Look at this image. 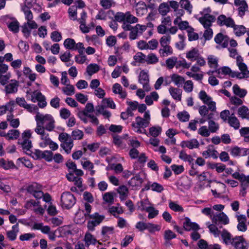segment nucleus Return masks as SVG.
<instances>
[{
  "label": "nucleus",
  "instance_id": "1",
  "mask_svg": "<svg viewBox=\"0 0 249 249\" xmlns=\"http://www.w3.org/2000/svg\"><path fill=\"white\" fill-rule=\"evenodd\" d=\"M35 120L36 122V127L35 131L36 133H43L46 130L48 131H52L55 128V120L51 114H42L37 112L35 116Z\"/></svg>",
  "mask_w": 249,
  "mask_h": 249
},
{
  "label": "nucleus",
  "instance_id": "2",
  "mask_svg": "<svg viewBox=\"0 0 249 249\" xmlns=\"http://www.w3.org/2000/svg\"><path fill=\"white\" fill-rule=\"evenodd\" d=\"M212 224L209 222L207 223L208 227L211 233L213 234L214 237L219 236L220 231L218 229L222 228L221 225H227L229 223V219L227 215L223 212L216 213L211 216Z\"/></svg>",
  "mask_w": 249,
  "mask_h": 249
},
{
  "label": "nucleus",
  "instance_id": "3",
  "mask_svg": "<svg viewBox=\"0 0 249 249\" xmlns=\"http://www.w3.org/2000/svg\"><path fill=\"white\" fill-rule=\"evenodd\" d=\"M150 119L149 111H145L143 118L139 116L136 117L135 121L132 124L134 131L139 134H146L145 128L149 126Z\"/></svg>",
  "mask_w": 249,
  "mask_h": 249
},
{
  "label": "nucleus",
  "instance_id": "4",
  "mask_svg": "<svg viewBox=\"0 0 249 249\" xmlns=\"http://www.w3.org/2000/svg\"><path fill=\"white\" fill-rule=\"evenodd\" d=\"M58 139L61 142L60 146L67 154H70L73 146V140L71 135L66 132H62L59 135Z\"/></svg>",
  "mask_w": 249,
  "mask_h": 249
},
{
  "label": "nucleus",
  "instance_id": "5",
  "mask_svg": "<svg viewBox=\"0 0 249 249\" xmlns=\"http://www.w3.org/2000/svg\"><path fill=\"white\" fill-rule=\"evenodd\" d=\"M76 203L75 196L70 192H64L61 196V205L63 208L70 209Z\"/></svg>",
  "mask_w": 249,
  "mask_h": 249
},
{
  "label": "nucleus",
  "instance_id": "6",
  "mask_svg": "<svg viewBox=\"0 0 249 249\" xmlns=\"http://www.w3.org/2000/svg\"><path fill=\"white\" fill-rule=\"evenodd\" d=\"M26 190L28 193L32 195L37 199L41 198L43 196L42 186L36 182H33L29 185Z\"/></svg>",
  "mask_w": 249,
  "mask_h": 249
},
{
  "label": "nucleus",
  "instance_id": "7",
  "mask_svg": "<svg viewBox=\"0 0 249 249\" xmlns=\"http://www.w3.org/2000/svg\"><path fill=\"white\" fill-rule=\"evenodd\" d=\"M89 217L92 219L91 220L89 221L87 223L88 230L90 231H94L95 227L99 225L105 219L104 215H100L98 213L89 215Z\"/></svg>",
  "mask_w": 249,
  "mask_h": 249
},
{
  "label": "nucleus",
  "instance_id": "8",
  "mask_svg": "<svg viewBox=\"0 0 249 249\" xmlns=\"http://www.w3.org/2000/svg\"><path fill=\"white\" fill-rule=\"evenodd\" d=\"M139 82L142 85L144 90L146 91L150 90L151 88L149 84V79L147 72L142 70L139 76Z\"/></svg>",
  "mask_w": 249,
  "mask_h": 249
},
{
  "label": "nucleus",
  "instance_id": "9",
  "mask_svg": "<svg viewBox=\"0 0 249 249\" xmlns=\"http://www.w3.org/2000/svg\"><path fill=\"white\" fill-rule=\"evenodd\" d=\"M217 24L220 26H226L227 27H231L234 25V21L231 17H227L224 15H221L217 19Z\"/></svg>",
  "mask_w": 249,
  "mask_h": 249
},
{
  "label": "nucleus",
  "instance_id": "10",
  "mask_svg": "<svg viewBox=\"0 0 249 249\" xmlns=\"http://www.w3.org/2000/svg\"><path fill=\"white\" fill-rule=\"evenodd\" d=\"M141 207H139L141 211L145 210L148 213V218L149 219H152L157 216L159 214V211L156 210L152 206L146 207L145 205L146 202L144 201H141Z\"/></svg>",
  "mask_w": 249,
  "mask_h": 249
},
{
  "label": "nucleus",
  "instance_id": "11",
  "mask_svg": "<svg viewBox=\"0 0 249 249\" xmlns=\"http://www.w3.org/2000/svg\"><path fill=\"white\" fill-rule=\"evenodd\" d=\"M234 3L238 6V15L242 18L245 14V12L248 10V5L245 0H234Z\"/></svg>",
  "mask_w": 249,
  "mask_h": 249
},
{
  "label": "nucleus",
  "instance_id": "12",
  "mask_svg": "<svg viewBox=\"0 0 249 249\" xmlns=\"http://www.w3.org/2000/svg\"><path fill=\"white\" fill-rule=\"evenodd\" d=\"M229 38L226 35L220 33L217 34L215 37L214 41L216 44L221 45L222 48L227 47L229 44Z\"/></svg>",
  "mask_w": 249,
  "mask_h": 249
},
{
  "label": "nucleus",
  "instance_id": "13",
  "mask_svg": "<svg viewBox=\"0 0 249 249\" xmlns=\"http://www.w3.org/2000/svg\"><path fill=\"white\" fill-rule=\"evenodd\" d=\"M183 228L186 231L192 230L198 231L200 229L199 226L195 222H192L188 217L185 218V221L183 222Z\"/></svg>",
  "mask_w": 249,
  "mask_h": 249
},
{
  "label": "nucleus",
  "instance_id": "14",
  "mask_svg": "<svg viewBox=\"0 0 249 249\" xmlns=\"http://www.w3.org/2000/svg\"><path fill=\"white\" fill-rule=\"evenodd\" d=\"M232 241L233 243L232 246L236 249H247L246 241L242 236H235Z\"/></svg>",
  "mask_w": 249,
  "mask_h": 249
},
{
  "label": "nucleus",
  "instance_id": "15",
  "mask_svg": "<svg viewBox=\"0 0 249 249\" xmlns=\"http://www.w3.org/2000/svg\"><path fill=\"white\" fill-rule=\"evenodd\" d=\"M215 20L214 16H202L198 18V21L205 28H210L212 23Z\"/></svg>",
  "mask_w": 249,
  "mask_h": 249
},
{
  "label": "nucleus",
  "instance_id": "16",
  "mask_svg": "<svg viewBox=\"0 0 249 249\" xmlns=\"http://www.w3.org/2000/svg\"><path fill=\"white\" fill-rule=\"evenodd\" d=\"M220 234H221V238L223 240V242L226 245H232L234 240V237H232L231 234L226 229H223L221 231H220Z\"/></svg>",
  "mask_w": 249,
  "mask_h": 249
},
{
  "label": "nucleus",
  "instance_id": "17",
  "mask_svg": "<svg viewBox=\"0 0 249 249\" xmlns=\"http://www.w3.org/2000/svg\"><path fill=\"white\" fill-rule=\"evenodd\" d=\"M18 86V81L11 80L10 82L5 87V91L6 94L15 93L17 92Z\"/></svg>",
  "mask_w": 249,
  "mask_h": 249
},
{
  "label": "nucleus",
  "instance_id": "18",
  "mask_svg": "<svg viewBox=\"0 0 249 249\" xmlns=\"http://www.w3.org/2000/svg\"><path fill=\"white\" fill-rule=\"evenodd\" d=\"M19 229L18 227V223H17L12 227V230L6 231V236L10 241H14L16 240L17 234L19 232Z\"/></svg>",
  "mask_w": 249,
  "mask_h": 249
},
{
  "label": "nucleus",
  "instance_id": "19",
  "mask_svg": "<svg viewBox=\"0 0 249 249\" xmlns=\"http://www.w3.org/2000/svg\"><path fill=\"white\" fill-rule=\"evenodd\" d=\"M182 147H187L190 149L198 148L199 145L198 141L196 139H193L189 141H182L180 144Z\"/></svg>",
  "mask_w": 249,
  "mask_h": 249
},
{
  "label": "nucleus",
  "instance_id": "20",
  "mask_svg": "<svg viewBox=\"0 0 249 249\" xmlns=\"http://www.w3.org/2000/svg\"><path fill=\"white\" fill-rule=\"evenodd\" d=\"M11 19V22L6 23L7 27L10 31L14 33H17L19 32V23L15 18H12Z\"/></svg>",
  "mask_w": 249,
  "mask_h": 249
},
{
  "label": "nucleus",
  "instance_id": "21",
  "mask_svg": "<svg viewBox=\"0 0 249 249\" xmlns=\"http://www.w3.org/2000/svg\"><path fill=\"white\" fill-rule=\"evenodd\" d=\"M228 124L230 126L233 127L235 129H238L240 127V123L239 120L232 113L228 117Z\"/></svg>",
  "mask_w": 249,
  "mask_h": 249
},
{
  "label": "nucleus",
  "instance_id": "22",
  "mask_svg": "<svg viewBox=\"0 0 249 249\" xmlns=\"http://www.w3.org/2000/svg\"><path fill=\"white\" fill-rule=\"evenodd\" d=\"M169 91L174 99L179 101H181L182 94V90L181 89L170 87Z\"/></svg>",
  "mask_w": 249,
  "mask_h": 249
},
{
  "label": "nucleus",
  "instance_id": "23",
  "mask_svg": "<svg viewBox=\"0 0 249 249\" xmlns=\"http://www.w3.org/2000/svg\"><path fill=\"white\" fill-rule=\"evenodd\" d=\"M200 55L198 49L193 48L186 53V57L192 61H195Z\"/></svg>",
  "mask_w": 249,
  "mask_h": 249
},
{
  "label": "nucleus",
  "instance_id": "24",
  "mask_svg": "<svg viewBox=\"0 0 249 249\" xmlns=\"http://www.w3.org/2000/svg\"><path fill=\"white\" fill-rule=\"evenodd\" d=\"M237 114L242 119L249 120V109L246 106L240 107L238 109Z\"/></svg>",
  "mask_w": 249,
  "mask_h": 249
},
{
  "label": "nucleus",
  "instance_id": "25",
  "mask_svg": "<svg viewBox=\"0 0 249 249\" xmlns=\"http://www.w3.org/2000/svg\"><path fill=\"white\" fill-rule=\"evenodd\" d=\"M143 180L139 174H137L135 176L132 178L128 181V184L133 187L140 186L143 182Z\"/></svg>",
  "mask_w": 249,
  "mask_h": 249
},
{
  "label": "nucleus",
  "instance_id": "26",
  "mask_svg": "<svg viewBox=\"0 0 249 249\" xmlns=\"http://www.w3.org/2000/svg\"><path fill=\"white\" fill-rule=\"evenodd\" d=\"M161 47L162 48L159 50V53L161 56L164 57L173 54V49L169 45L161 46Z\"/></svg>",
  "mask_w": 249,
  "mask_h": 249
},
{
  "label": "nucleus",
  "instance_id": "27",
  "mask_svg": "<svg viewBox=\"0 0 249 249\" xmlns=\"http://www.w3.org/2000/svg\"><path fill=\"white\" fill-rule=\"evenodd\" d=\"M37 134L40 135L41 140L43 141V142L39 143L40 146L46 147L52 141L49 137V134L46 133L45 131H43V133Z\"/></svg>",
  "mask_w": 249,
  "mask_h": 249
},
{
  "label": "nucleus",
  "instance_id": "28",
  "mask_svg": "<svg viewBox=\"0 0 249 249\" xmlns=\"http://www.w3.org/2000/svg\"><path fill=\"white\" fill-rule=\"evenodd\" d=\"M179 158L185 161L188 162L189 164L191 165L192 168H193L194 165L193 163L194 159L191 155L187 154L183 151H181L179 153Z\"/></svg>",
  "mask_w": 249,
  "mask_h": 249
},
{
  "label": "nucleus",
  "instance_id": "29",
  "mask_svg": "<svg viewBox=\"0 0 249 249\" xmlns=\"http://www.w3.org/2000/svg\"><path fill=\"white\" fill-rule=\"evenodd\" d=\"M172 81L175 83V84L178 87H179L182 85L185 82L184 78L177 74H173L171 76Z\"/></svg>",
  "mask_w": 249,
  "mask_h": 249
},
{
  "label": "nucleus",
  "instance_id": "30",
  "mask_svg": "<svg viewBox=\"0 0 249 249\" xmlns=\"http://www.w3.org/2000/svg\"><path fill=\"white\" fill-rule=\"evenodd\" d=\"M158 11L162 16H165L170 11L169 5L166 2L161 3L159 6Z\"/></svg>",
  "mask_w": 249,
  "mask_h": 249
},
{
  "label": "nucleus",
  "instance_id": "31",
  "mask_svg": "<svg viewBox=\"0 0 249 249\" xmlns=\"http://www.w3.org/2000/svg\"><path fill=\"white\" fill-rule=\"evenodd\" d=\"M236 36H240L246 32V28L243 25H235L232 27Z\"/></svg>",
  "mask_w": 249,
  "mask_h": 249
},
{
  "label": "nucleus",
  "instance_id": "32",
  "mask_svg": "<svg viewBox=\"0 0 249 249\" xmlns=\"http://www.w3.org/2000/svg\"><path fill=\"white\" fill-rule=\"evenodd\" d=\"M84 240L85 245L88 247L90 244L95 245L97 242V240L93 237V236L89 232H87L85 235Z\"/></svg>",
  "mask_w": 249,
  "mask_h": 249
},
{
  "label": "nucleus",
  "instance_id": "33",
  "mask_svg": "<svg viewBox=\"0 0 249 249\" xmlns=\"http://www.w3.org/2000/svg\"><path fill=\"white\" fill-rule=\"evenodd\" d=\"M232 89L234 93L241 98L245 96L247 93L246 89H240L238 85L236 84L233 86Z\"/></svg>",
  "mask_w": 249,
  "mask_h": 249
},
{
  "label": "nucleus",
  "instance_id": "34",
  "mask_svg": "<svg viewBox=\"0 0 249 249\" xmlns=\"http://www.w3.org/2000/svg\"><path fill=\"white\" fill-rule=\"evenodd\" d=\"M0 167L5 170H8L10 168H14L15 165L12 161H6L3 159H0Z\"/></svg>",
  "mask_w": 249,
  "mask_h": 249
},
{
  "label": "nucleus",
  "instance_id": "35",
  "mask_svg": "<svg viewBox=\"0 0 249 249\" xmlns=\"http://www.w3.org/2000/svg\"><path fill=\"white\" fill-rule=\"evenodd\" d=\"M18 143H20L23 150L26 151L27 153H30L31 151L30 149L32 148V142L31 140L28 139H24L23 142H18Z\"/></svg>",
  "mask_w": 249,
  "mask_h": 249
},
{
  "label": "nucleus",
  "instance_id": "36",
  "mask_svg": "<svg viewBox=\"0 0 249 249\" xmlns=\"http://www.w3.org/2000/svg\"><path fill=\"white\" fill-rule=\"evenodd\" d=\"M179 4L181 8L186 10L189 14H191L192 6L188 0H180Z\"/></svg>",
  "mask_w": 249,
  "mask_h": 249
},
{
  "label": "nucleus",
  "instance_id": "37",
  "mask_svg": "<svg viewBox=\"0 0 249 249\" xmlns=\"http://www.w3.org/2000/svg\"><path fill=\"white\" fill-rule=\"evenodd\" d=\"M71 136L72 140H80L83 139L84 133L79 129H75L72 131Z\"/></svg>",
  "mask_w": 249,
  "mask_h": 249
},
{
  "label": "nucleus",
  "instance_id": "38",
  "mask_svg": "<svg viewBox=\"0 0 249 249\" xmlns=\"http://www.w3.org/2000/svg\"><path fill=\"white\" fill-rule=\"evenodd\" d=\"M63 44L66 49L74 50L75 41L73 39L68 38L65 40Z\"/></svg>",
  "mask_w": 249,
  "mask_h": 249
},
{
  "label": "nucleus",
  "instance_id": "39",
  "mask_svg": "<svg viewBox=\"0 0 249 249\" xmlns=\"http://www.w3.org/2000/svg\"><path fill=\"white\" fill-rule=\"evenodd\" d=\"M208 63L210 67L213 68L215 70L218 68V59L213 55H209L208 57Z\"/></svg>",
  "mask_w": 249,
  "mask_h": 249
},
{
  "label": "nucleus",
  "instance_id": "40",
  "mask_svg": "<svg viewBox=\"0 0 249 249\" xmlns=\"http://www.w3.org/2000/svg\"><path fill=\"white\" fill-rule=\"evenodd\" d=\"M69 18L71 20H76L77 18V7L71 6L68 9Z\"/></svg>",
  "mask_w": 249,
  "mask_h": 249
},
{
  "label": "nucleus",
  "instance_id": "41",
  "mask_svg": "<svg viewBox=\"0 0 249 249\" xmlns=\"http://www.w3.org/2000/svg\"><path fill=\"white\" fill-rule=\"evenodd\" d=\"M177 63V57L176 56H172L168 58L166 61V65L168 69H172L175 66L176 67Z\"/></svg>",
  "mask_w": 249,
  "mask_h": 249
},
{
  "label": "nucleus",
  "instance_id": "42",
  "mask_svg": "<svg viewBox=\"0 0 249 249\" xmlns=\"http://www.w3.org/2000/svg\"><path fill=\"white\" fill-rule=\"evenodd\" d=\"M169 208L174 212H183L184 209L183 207L177 203L172 201H170L169 202Z\"/></svg>",
  "mask_w": 249,
  "mask_h": 249
},
{
  "label": "nucleus",
  "instance_id": "43",
  "mask_svg": "<svg viewBox=\"0 0 249 249\" xmlns=\"http://www.w3.org/2000/svg\"><path fill=\"white\" fill-rule=\"evenodd\" d=\"M99 70V67L95 64H91L87 67V72L89 75L97 72Z\"/></svg>",
  "mask_w": 249,
  "mask_h": 249
},
{
  "label": "nucleus",
  "instance_id": "44",
  "mask_svg": "<svg viewBox=\"0 0 249 249\" xmlns=\"http://www.w3.org/2000/svg\"><path fill=\"white\" fill-rule=\"evenodd\" d=\"M243 59L241 56L237 57V65L239 67V70L243 72L249 71L248 70L247 65L243 62H242Z\"/></svg>",
  "mask_w": 249,
  "mask_h": 249
},
{
  "label": "nucleus",
  "instance_id": "45",
  "mask_svg": "<svg viewBox=\"0 0 249 249\" xmlns=\"http://www.w3.org/2000/svg\"><path fill=\"white\" fill-rule=\"evenodd\" d=\"M6 135H7V140H16L18 139L19 135V132L18 130H10Z\"/></svg>",
  "mask_w": 249,
  "mask_h": 249
},
{
  "label": "nucleus",
  "instance_id": "46",
  "mask_svg": "<svg viewBox=\"0 0 249 249\" xmlns=\"http://www.w3.org/2000/svg\"><path fill=\"white\" fill-rule=\"evenodd\" d=\"M158 61V57L153 53H149L147 56H146L145 62H146L147 64H156Z\"/></svg>",
  "mask_w": 249,
  "mask_h": 249
},
{
  "label": "nucleus",
  "instance_id": "47",
  "mask_svg": "<svg viewBox=\"0 0 249 249\" xmlns=\"http://www.w3.org/2000/svg\"><path fill=\"white\" fill-rule=\"evenodd\" d=\"M161 229V226L159 225L154 224L151 223H147L146 230L148 231L150 233H154L156 231H160Z\"/></svg>",
  "mask_w": 249,
  "mask_h": 249
},
{
  "label": "nucleus",
  "instance_id": "48",
  "mask_svg": "<svg viewBox=\"0 0 249 249\" xmlns=\"http://www.w3.org/2000/svg\"><path fill=\"white\" fill-rule=\"evenodd\" d=\"M188 39L189 41L196 40L198 38V34L194 32V29L192 27H189L187 29Z\"/></svg>",
  "mask_w": 249,
  "mask_h": 249
},
{
  "label": "nucleus",
  "instance_id": "49",
  "mask_svg": "<svg viewBox=\"0 0 249 249\" xmlns=\"http://www.w3.org/2000/svg\"><path fill=\"white\" fill-rule=\"evenodd\" d=\"M66 87L62 89V91L68 96H71L74 94L75 89L73 86L69 84Z\"/></svg>",
  "mask_w": 249,
  "mask_h": 249
},
{
  "label": "nucleus",
  "instance_id": "50",
  "mask_svg": "<svg viewBox=\"0 0 249 249\" xmlns=\"http://www.w3.org/2000/svg\"><path fill=\"white\" fill-rule=\"evenodd\" d=\"M114 194L113 192L106 193L103 196V199L104 201L109 204H112L114 200Z\"/></svg>",
  "mask_w": 249,
  "mask_h": 249
},
{
  "label": "nucleus",
  "instance_id": "51",
  "mask_svg": "<svg viewBox=\"0 0 249 249\" xmlns=\"http://www.w3.org/2000/svg\"><path fill=\"white\" fill-rule=\"evenodd\" d=\"M29 9L30 8H29V7L26 6H23L22 7V10L24 12L25 18L27 21L32 20L33 18L32 12Z\"/></svg>",
  "mask_w": 249,
  "mask_h": 249
},
{
  "label": "nucleus",
  "instance_id": "52",
  "mask_svg": "<svg viewBox=\"0 0 249 249\" xmlns=\"http://www.w3.org/2000/svg\"><path fill=\"white\" fill-rule=\"evenodd\" d=\"M198 96L204 104H207L212 100V98L208 96L204 90H201L199 93Z\"/></svg>",
  "mask_w": 249,
  "mask_h": 249
},
{
  "label": "nucleus",
  "instance_id": "53",
  "mask_svg": "<svg viewBox=\"0 0 249 249\" xmlns=\"http://www.w3.org/2000/svg\"><path fill=\"white\" fill-rule=\"evenodd\" d=\"M208 125V129L211 133H215L219 129V125L218 124L215 123L213 120L209 121Z\"/></svg>",
  "mask_w": 249,
  "mask_h": 249
},
{
  "label": "nucleus",
  "instance_id": "54",
  "mask_svg": "<svg viewBox=\"0 0 249 249\" xmlns=\"http://www.w3.org/2000/svg\"><path fill=\"white\" fill-rule=\"evenodd\" d=\"M150 134L154 137H156L159 136L161 132V128L160 126H152L149 129Z\"/></svg>",
  "mask_w": 249,
  "mask_h": 249
},
{
  "label": "nucleus",
  "instance_id": "55",
  "mask_svg": "<svg viewBox=\"0 0 249 249\" xmlns=\"http://www.w3.org/2000/svg\"><path fill=\"white\" fill-rule=\"evenodd\" d=\"M239 132L241 136L244 137L245 142H249V127H244L241 128Z\"/></svg>",
  "mask_w": 249,
  "mask_h": 249
},
{
  "label": "nucleus",
  "instance_id": "56",
  "mask_svg": "<svg viewBox=\"0 0 249 249\" xmlns=\"http://www.w3.org/2000/svg\"><path fill=\"white\" fill-rule=\"evenodd\" d=\"M102 104L104 105L105 107H110L112 109H114L116 107V106L110 98H104L102 101Z\"/></svg>",
  "mask_w": 249,
  "mask_h": 249
},
{
  "label": "nucleus",
  "instance_id": "57",
  "mask_svg": "<svg viewBox=\"0 0 249 249\" xmlns=\"http://www.w3.org/2000/svg\"><path fill=\"white\" fill-rule=\"evenodd\" d=\"M125 21L129 23H135L138 21V19L136 17L131 15L130 12L126 13V18Z\"/></svg>",
  "mask_w": 249,
  "mask_h": 249
},
{
  "label": "nucleus",
  "instance_id": "58",
  "mask_svg": "<svg viewBox=\"0 0 249 249\" xmlns=\"http://www.w3.org/2000/svg\"><path fill=\"white\" fill-rule=\"evenodd\" d=\"M215 71L218 74H220L221 73L223 74L227 75L230 74L231 73V70L229 67L224 66L215 70Z\"/></svg>",
  "mask_w": 249,
  "mask_h": 249
},
{
  "label": "nucleus",
  "instance_id": "59",
  "mask_svg": "<svg viewBox=\"0 0 249 249\" xmlns=\"http://www.w3.org/2000/svg\"><path fill=\"white\" fill-rule=\"evenodd\" d=\"M59 112L60 117L64 120L68 119L71 116V111L66 108H61L59 111Z\"/></svg>",
  "mask_w": 249,
  "mask_h": 249
},
{
  "label": "nucleus",
  "instance_id": "60",
  "mask_svg": "<svg viewBox=\"0 0 249 249\" xmlns=\"http://www.w3.org/2000/svg\"><path fill=\"white\" fill-rule=\"evenodd\" d=\"M176 237V234L173 232L171 230H168L164 231V239L167 241H169L172 239Z\"/></svg>",
  "mask_w": 249,
  "mask_h": 249
},
{
  "label": "nucleus",
  "instance_id": "61",
  "mask_svg": "<svg viewBox=\"0 0 249 249\" xmlns=\"http://www.w3.org/2000/svg\"><path fill=\"white\" fill-rule=\"evenodd\" d=\"M32 97V100L33 102H35L36 100L37 101H40L41 100L45 99V96L40 92L39 91L34 92Z\"/></svg>",
  "mask_w": 249,
  "mask_h": 249
},
{
  "label": "nucleus",
  "instance_id": "62",
  "mask_svg": "<svg viewBox=\"0 0 249 249\" xmlns=\"http://www.w3.org/2000/svg\"><path fill=\"white\" fill-rule=\"evenodd\" d=\"M146 56L142 52L137 53L134 56V59L136 61L140 63L145 62Z\"/></svg>",
  "mask_w": 249,
  "mask_h": 249
},
{
  "label": "nucleus",
  "instance_id": "63",
  "mask_svg": "<svg viewBox=\"0 0 249 249\" xmlns=\"http://www.w3.org/2000/svg\"><path fill=\"white\" fill-rule=\"evenodd\" d=\"M178 117L181 122H187L189 120L190 115L186 111L181 112L178 113Z\"/></svg>",
  "mask_w": 249,
  "mask_h": 249
},
{
  "label": "nucleus",
  "instance_id": "64",
  "mask_svg": "<svg viewBox=\"0 0 249 249\" xmlns=\"http://www.w3.org/2000/svg\"><path fill=\"white\" fill-rule=\"evenodd\" d=\"M51 38L54 42H59L62 39V36L60 32L58 31H53L51 33Z\"/></svg>",
  "mask_w": 249,
  "mask_h": 249
}]
</instances>
